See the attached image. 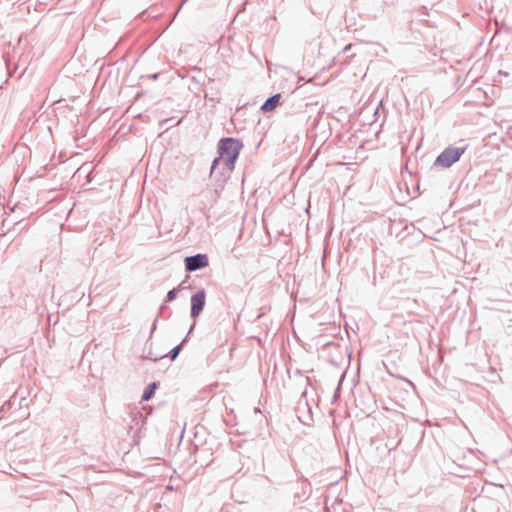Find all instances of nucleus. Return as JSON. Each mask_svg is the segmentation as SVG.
Masks as SVG:
<instances>
[{
	"label": "nucleus",
	"instance_id": "nucleus-1",
	"mask_svg": "<svg viewBox=\"0 0 512 512\" xmlns=\"http://www.w3.org/2000/svg\"><path fill=\"white\" fill-rule=\"evenodd\" d=\"M241 149L239 141L233 138L221 139L218 143L219 157L213 161L211 174H213L219 165H223L228 172L234 169V163Z\"/></svg>",
	"mask_w": 512,
	"mask_h": 512
},
{
	"label": "nucleus",
	"instance_id": "nucleus-2",
	"mask_svg": "<svg viewBox=\"0 0 512 512\" xmlns=\"http://www.w3.org/2000/svg\"><path fill=\"white\" fill-rule=\"evenodd\" d=\"M464 152L465 148H446L436 158L435 164L444 168H448L457 162Z\"/></svg>",
	"mask_w": 512,
	"mask_h": 512
},
{
	"label": "nucleus",
	"instance_id": "nucleus-3",
	"mask_svg": "<svg viewBox=\"0 0 512 512\" xmlns=\"http://www.w3.org/2000/svg\"><path fill=\"white\" fill-rule=\"evenodd\" d=\"M186 270L195 271L208 265V258L205 254H197L185 258Z\"/></svg>",
	"mask_w": 512,
	"mask_h": 512
},
{
	"label": "nucleus",
	"instance_id": "nucleus-4",
	"mask_svg": "<svg viewBox=\"0 0 512 512\" xmlns=\"http://www.w3.org/2000/svg\"><path fill=\"white\" fill-rule=\"evenodd\" d=\"M206 294L203 290L197 292L191 297V316L197 317L205 305Z\"/></svg>",
	"mask_w": 512,
	"mask_h": 512
},
{
	"label": "nucleus",
	"instance_id": "nucleus-5",
	"mask_svg": "<svg viewBox=\"0 0 512 512\" xmlns=\"http://www.w3.org/2000/svg\"><path fill=\"white\" fill-rule=\"evenodd\" d=\"M280 94H276L265 101V103L261 106V110L263 112H271L273 111L279 104Z\"/></svg>",
	"mask_w": 512,
	"mask_h": 512
},
{
	"label": "nucleus",
	"instance_id": "nucleus-6",
	"mask_svg": "<svg viewBox=\"0 0 512 512\" xmlns=\"http://www.w3.org/2000/svg\"><path fill=\"white\" fill-rule=\"evenodd\" d=\"M156 389H157V384L156 383H151L147 387V389L144 391V393L142 395V400L143 401H148L152 397V395H153V393H154V391Z\"/></svg>",
	"mask_w": 512,
	"mask_h": 512
},
{
	"label": "nucleus",
	"instance_id": "nucleus-7",
	"mask_svg": "<svg viewBox=\"0 0 512 512\" xmlns=\"http://www.w3.org/2000/svg\"><path fill=\"white\" fill-rule=\"evenodd\" d=\"M175 295H176V291L175 290L169 291L168 294H167L168 300L172 301L175 298Z\"/></svg>",
	"mask_w": 512,
	"mask_h": 512
}]
</instances>
